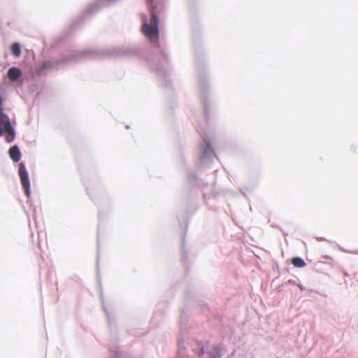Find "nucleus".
Instances as JSON below:
<instances>
[{
    "instance_id": "obj_3",
    "label": "nucleus",
    "mask_w": 358,
    "mask_h": 358,
    "mask_svg": "<svg viewBox=\"0 0 358 358\" xmlns=\"http://www.w3.org/2000/svg\"><path fill=\"white\" fill-rule=\"evenodd\" d=\"M18 175L21 181V184L24 189L25 194L27 196L30 195V182L28 173L25 165L23 163L19 164Z\"/></svg>"
},
{
    "instance_id": "obj_4",
    "label": "nucleus",
    "mask_w": 358,
    "mask_h": 358,
    "mask_svg": "<svg viewBox=\"0 0 358 358\" xmlns=\"http://www.w3.org/2000/svg\"><path fill=\"white\" fill-rule=\"evenodd\" d=\"M11 124L8 116L3 112L2 108H0V136L3 134V128Z\"/></svg>"
},
{
    "instance_id": "obj_8",
    "label": "nucleus",
    "mask_w": 358,
    "mask_h": 358,
    "mask_svg": "<svg viewBox=\"0 0 358 358\" xmlns=\"http://www.w3.org/2000/svg\"><path fill=\"white\" fill-rule=\"evenodd\" d=\"M292 263L296 268H303L306 265L304 260L300 257H294L292 260Z\"/></svg>"
},
{
    "instance_id": "obj_7",
    "label": "nucleus",
    "mask_w": 358,
    "mask_h": 358,
    "mask_svg": "<svg viewBox=\"0 0 358 358\" xmlns=\"http://www.w3.org/2000/svg\"><path fill=\"white\" fill-rule=\"evenodd\" d=\"M21 76V71L15 67L10 68L8 71V77L12 81L17 80Z\"/></svg>"
},
{
    "instance_id": "obj_9",
    "label": "nucleus",
    "mask_w": 358,
    "mask_h": 358,
    "mask_svg": "<svg viewBox=\"0 0 358 358\" xmlns=\"http://www.w3.org/2000/svg\"><path fill=\"white\" fill-rule=\"evenodd\" d=\"M11 51L15 57H18L21 55V49L20 45L17 43H13L11 46Z\"/></svg>"
},
{
    "instance_id": "obj_10",
    "label": "nucleus",
    "mask_w": 358,
    "mask_h": 358,
    "mask_svg": "<svg viewBox=\"0 0 358 358\" xmlns=\"http://www.w3.org/2000/svg\"><path fill=\"white\" fill-rule=\"evenodd\" d=\"M211 150V148L210 146V145H206V148H204V152L205 153H208V150Z\"/></svg>"
},
{
    "instance_id": "obj_6",
    "label": "nucleus",
    "mask_w": 358,
    "mask_h": 358,
    "mask_svg": "<svg viewBox=\"0 0 358 358\" xmlns=\"http://www.w3.org/2000/svg\"><path fill=\"white\" fill-rule=\"evenodd\" d=\"M3 129V133L5 132L6 134L5 136L6 141L8 143L12 142L15 139V131L12 125L10 124L9 126L6 127Z\"/></svg>"
},
{
    "instance_id": "obj_1",
    "label": "nucleus",
    "mask_w": 358,
    "mask_h": 358,
    "mask_svg": "<svg viewBox=\"0 0 358 358\" xmlns=\"http://www.w3.org/2000/svg\"><path fill=\"white\" fill-rule=\"evenodd\" d=\"M142 32L148 38L150 42L157 43L159 40V20L154 12H152L150 23L144 22L142 26Z\"/></svg>"
},
{
    "instance_id": "obj_2",
    "label": "nucleus",
    "mask_w": 358,
    "mask_h": 358,
    "mask_svg": "<svg viewBox=\"0 0 358 358\" xmlns=\"http://www.w3.org/2000/svg\"><path fill=\"white\" fill-rule=\"evenodd\" d=\"M224 349L221 345H213L205 352L204 347L195 350V353L203 358H220L223 355Z\"/></svg>"
},
{
    "instance_id": "obj_5",
    "label": "nucleus",
    "mask_w": 358,
    "mask_h": 358,
    "mask_svg": "<svg viewBox=\"0 0 358 358\" xmlns=\"http://www.w3.org/2000/svg\"><path fill=\"white\" fill-rule=\"evenodd\" d=\"M9 156L11 159L15 162H18L21 158V153L19 148L17 145L11 147L9 150Z\"/></svg>"
}]
</instances>
